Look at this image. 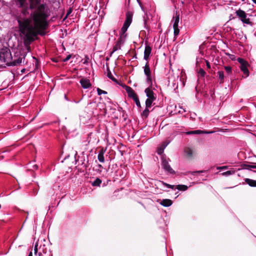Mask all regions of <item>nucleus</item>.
Segmentation results:
<instances>
[{
  "mask_svg": "<svg viewBox=\"0 0 256 256\" xmlns=\"http://www.w3.org/2000/svg\"><path fill=\"white\" fill-rule=\"evenodd\" d=\"M256 4V0H252Z\"/></svg>",
  "mask_w": 256,
  "mask_h": 256,
  "instance_id": "obj_45",
  "label": "nucleus"
},
{
  "mask_svg": "<svg viewBox=\"0 0 256 256\" xmlns=\"http://www.w3.org/2000/svg\"><path fill=\"white\" fill-rule=\"evenodd\" d=\"M213 132H207L205 130H192V131H188L186 132V134L187 135H190V134H212Z\"/></svg>",
  "mask_w": 256,
  "mask_h": 256,
  "instance_id": "obj_11",
  "label": "nucleus"
},
{
  "mask_svg": "<svg viewBox=\"0 0 256 256\" xmlns=\"http://www.w3.org/2000/svg\"><path fill=\"white\" fill-rule=\"evenodd\" d=\"M245 182L251 187H256V180L246 178L244 180Z\"/></svg>",
  "mask_w": 256,
  "mask_h": 256,
  "instance_id": "obj_17",
  "label": "nucleus"
},
{
  "mask_svg": "<svg viewBox=\"0 0 256 256\" xmlns=\"http://www.w3.org/2000/svg\"><path fill=\"white\" fill-rule=\"evenodd\" d=\"M170 141L168 140H166L163 142L158 148L157 152L158 154H162L164 148L170 144Z\"/></svg>",
  "mask_w": 256,
  "mask_h": 256,
  "instance_id": "obj_9",
  "label": "nucleus"
},
{
  "mask_svg": "<svg viewBox=\"0 0 256 256\" xmlns=\"http://www.w3.org/2000/svg\"><path fill=\"white\" fill-rule=\"evenodd\" d=\"M12 60L11 53L8 48H2L0 50V60L1 62L10 65Z\"/></svg>",
  "mask_w": 256,
  "mask_h": 256,
  "instance_id": "obj_3",
  "label": "nucleus"
},
{
  "mask_svg": "<svg viewBox=\"0 0 256 256\" xmlns=\"http://www.w3.org/2000/svg\"><path fill=\"white\" fill-rule=\"evenodd\" d=\"M152 48L146 45L144 52V58L145 60H148L151 54Z\"/></svg>",
  "mask_w": 256,
  "mask_h": 256,
  "instance_id": "obj_12",
  "label": "nucleus"
},
{
  "mask_svg": "<svg viewBox=\"0 0 256 256\" xmlns=\"http://www.w3.org/2000/svg\"><path fill=\"white\" fill-rule=\"evenodd\" d=\"M132 16H133V14L132 12L130 11H128L126 13V20L124 21V22L123 24L122 27L121 28L120 30V38L118 40L115 46L113 47L112 50V51L110 53V56L115 52L116 51L120 49L121 47V44L122 42V37H126V32L127 31V30L128 28L130 25L132 20Z\"/></svg>",
  "mask_w": 256,
  "mask_h": 256,
  "instance_id": "obj_2",
  "label": "nucleus"
},
{
  "mask_svg": "<svg viewBox=\"0 0 256 256\" xmlns=\"http://www.w3.org/2000/svg\"><path fill=\"white\" fill-rule=\"evenodd\" d=\"M104 151L102 150H101L99 151L98 154V160H104Z\"/></svg>",
  "mask_w": 256,
  "mask_h": 256,
  "instance_id": "obj_24",
  "label": "nucleus"
},
{
  "mask_svg": "<svg viewBox=\"0 0 256 256\" xmlns=\"http://www.w3.org/2000/svg\"><path fill=\"white\" fill-rule=\"evenodd\" d=\"M173 20L174 22L173 24V27H176V26H178V24L180 20V16L179 15H176L173 18Z\"/></svg>",
  "mask_w": 256,
  "mask_h": 256,
  "instance_id": "obj_20",
  "label": "nucleus"
},
{
  "mask_svg": "<svg viewBox=\"0 0 256 256\" xmlns=\"http://www.w3.org/2000/svg\"><path fill=\"white\" fill-rule=\"evenodd\" d=\"M224 68L226 72V76H229L232 74V68L230 66H224Z\"/></svg>",
  "mask_w": 256,
  "mask_h": 256,
  "instance_id": "obj_19",
  "label": "nucleus"
},
{
  "mask_svg": "<svg viewBox=\"0 0 256 256\" xmlns=\"http://www.w3.org/2000/svg\"><path fill=\"white\" fill-rule=\"evenodd\" d=\"M145 92L148 98L156 100V96H154L153 91L150 88H148L145 90Z\"/></svg>",
  "mask_w": 256,
  "mask_h": 256,
  "instance_id": "obj_14",
  "label": "nucleus"
},
{
  "mask_svg": "<svg viewBox=\"0 0 256 256\" xmlns=\"http://www.w3.org/2000/svg\"><path fill=\"white\" fill-rule=\"evenodd\" d=\"M244 168L246 170H251L252 168H256V165L254 164H246Z\"/></svg>",
  "mask_w": 256,
  "mask_h": 256,
  "instance_id": "obj_29",
  "label": "nucleus"
},
{
  "mask_svg": "<svg viewBox=\"0 0 256 256\" xmlns=\"http://www.w3.org/2000/svg\"><path fill=\"white\" fill-rule=\"evenodd\" d=\"M16 4L22 8L24 14L28 13V9L32 10L28 18L20 17L18 19L20 31L24 36V44L29 50L30 44L36 36L38 34L45 35L50 12L46 5L41 4L39 0H16Z\"/></svg>",
  "mask_w": 256,
  "mask_h": 256,
  "instance_id": "obj_1",
  "label": "nucleus"
},
{
  "mask_svg": "<svg viewBox=\"0 0 256 256\" xmlns=\"http://www.w3.org/2000/svg\"><path fill=\"white\" fill-rule=\"evenodd\" d=\"M123 88L126 90V92L128 93V96L130 98H134L138 96L135 93L134 90L131 87L124 85L123 86Z\"/></svg>",
  "mask_w": 256,
  "mask_h": 256,
  "instance_id": "obj_8",
  "label": "nucleus"
},
{
  "mask_svg": "<svg viewBox=\"0 0 256 256\" xmlns=\"http://www.w3.org/2000/svg\"><path fill=\"white\" fill-rule=\"evenodd\" d=\"M72 12V10L70 9L68 12H67L66 16H68Z\"/></svg>",
  "mask_w": 256,
  "mask_h": 256,
  "instance_id": "obj_42",
  "label": "nucleus"
},
{
  "mask_svg": "<svg viewBox=\"0 0 256 256\" xmlns=\"http://www.w3.org/2000/svg\"><path fill=\"white\" fill-rule=\"evenodd\" d=\"M80 83L84 88H88L91 86L90 80L87 78H82Z\"/></svg>",
  "mask_w": 256,
  "mask_h": 256,
  "instance_id": "obj_13",
  "label": "nucleus"
},
{
  "mask_svg": "<svg viewBox=\"0 0 256 256\" xmlns=\"http://www.w3.org/2000/svg\"><path fill=\"white\" fill-rule=\"evenodd\" d=\"M176 188L180 190L185 191L188 190V186L184 184H178L176 186Z\"/></svg>",
  "mask_w": 256,
  "mask_h": 256,
  "instance_id": "obj_22",
  "label": "nucleus"
},
{
  "mask_svg": "<svg viewBox=\"0 0 256 256\" xmlns=\"http://www.w3.org/2000/svg\"><path fill=\"white\" fill-rule=\"evenodd\" d=\"M72 57V56L70 54H68L66 56V57L64 59L63 61L66 62L68 60Z\"/></svg>",
  "mask_w": 256,
  "mask_h": 256,
  "instance_id": "obj_39",
  "label": "nucleus"
},
{
  "mask_svg": "<svg viewBox=\"0 0 256 256\" xmlns=\"http://www.w3.org/2000/svg\"><path fill=\"white\" fill-rule=\"evenodd\" d=\"M162 166L164 171L169 174H174V170L171 168L170 166L168 163V161H162Z\"/></svg>",
  "mask_w": 256,
  "mask_h": 256,
  "instance_id": "obj_7",
  "label": "nucleus"
},
{
  "mask_svg": "<svg viewBox=\"0 0 256 256\" xmlns=\"http://www.w3.org/2000/svg\"><path fill=\"white\" fill-rule=\"evenodd\" d=\"M98 168H100L102 167L101 165H100V164H98Z\"/></svg>",
  "mask_w": 256,
  "mask_h": 256,
  "instance_id": "obj_46",
  "label": "nucleus"
},
{
  "mask_svg": "<svg viewBox=\"0 0 256 256\" xmlns=\"http://www.w3.org/2000/svg\"><path fill=\"white\" fill-rule=\"evenodd\" d=\"M154 100H155L147 98L146 101V107L150 108Z\"/></svg>",
  "mask_w": 256,
  "mask_h": 256,
  "instance_id": "obj_23",
  "label": "nucleus"
},
{
  "mask_svg": "<svg viewBox=\"0 0 256 256\" xmlns=\"http://www.w3.org/2000/svg\"><path fill=\"white\" fill-rule=\"evenodd\" d=\"M230 58H231L232 60H234L235 56L233 54H229Z\"/></svg>",
  "mask_w": 256,
  "mask_h": 256,
  "instance_id": "obj_41",
  "label": "nucleus"
},
{
  "mask_svg": "<svg viewBox=\"0 0 256 256\" xmlns=\"http://www.w3.org/2000/svg\"><path fill=\"white\" fill-rule=\"evenodd\" d=\"M102 180L100 178H97L92 183V185L93 186H100Z\"/></svg>",
  "mask_w": 256,
  "mask_h": 256,
  "instance_id": "obj_25",
  "label": "nucleus"
},
{
  "mask_svg": "<svg viewBox=\"0 0 256 256\" xmlns=\"http://www.w3.org/2000/svg\"><path fill=\"white\" fill-rule=\"evenodd\" d=\"M66 158H66H66H64V160H66Z\"/></svg>",
  "mask_w": 256,
  "mask_h": 256,
  "instance_id": "obj_48",
  "label": "nucleus"
},
{
  "mask_svg": "<svg viewBox=\"0 0 256 256\" xmlns=\"http://www.w3.org/2000/svg\"><path fill=\"white\" fill-rule=\"evenodd\" d=\"M107 70H108V74H107L108 77V78H110V79H111L112 81L116 82V78H114V76H112V75L108 68H107Z\"/></svg>",
  "mask_w": 256,
  "mask_h": 256,
  "instance_id": "obj_26",
  "label": "nucleus"
},
{
  "mask_svg": "<svg viewBox=\"0 0 256 256\" xmlns=\"http://www.w3.org/2000/svg\"><path fill=\"white\" fill-rule=\"evenodd\" d=\"M236 14L244 24H252L250 19L247 18V14L244 10L239 8L238 10L236 11Z\"/></svg>",
  "mask_w": 256,
  "mask_h": 256,
  "instance_id": "obj_5",
  "label": "nucleus"
},
{
  "mask_svg": "<svg viewBox=\"0 0 256 256\" xmlns=\"http://www.w3.org/2000/svg\"><path fill=\"white\" fill-rule=\"evenodd\" d=\"M28 256H32V252H30Z\"/></svg>",
  "mask_w": 256,
  "mask_h": 256,
  "instance_id": "obj_44",
  "label": "nucleus"
},
{
  "mask_svg": "<svg viewBox=\"0 0 256 256\" xmlns=\"http://www.w3.org/2000/svg\"><path fill=\"white\" fill-rule=\"evenodd\" d=\"M132 99L134 101L137 106L138 108H140L141 106H140V102L139 100V99H138V96Z\"/></svg>",
  "mask_w": 256,
  "mask_h": 256,
  "instance_id": "obj_31",
  "label": "nucleus"
},
{
  "mask_svg": "<svg viewBox=\"0 0 256 256\" xmlns=\"http://www.w3.org/2000/svg\"><path fill=\"white\" fill-rule=\"evenodd\" d=\"M206 66L207 68L208 69L210 68V64L208 62V61L206 60Z\"/></svg>",
  "mask_w": 256,
  "mask_h": 256,
  "instance_id": "obj_40",
  "label": "nucleus"
},
{
  "mask_svg": "<svg viewBox=\"0 0 256 256\" xmlns=\"http://www.w3.org/2000/svg\"><path fill=\"white\" fill-rule=\"evenodd\" d=\"M36 162V161H30V164H32V166L34 170H36L38 168V166L34 164V163Z\"/></svg>",
  "mask_w": 256,
  "mask_h": 256,
  "instance_id": "obj_36",
  "label": "nucleus"
},
{
  "mask_svg": "<svg viewBox=\"0 0 256 256\" xmlns=\"http://www.w3.org/2000/svg\"><path fill=\"white\" fill-rule=\"evenodd\" d=\"M144 72L146 76L151 75V72L148 62L144 66Z\"/></svg>",
  "mask_w": 256,
  "mask_h": 256,
  "instance_id": "obj_18",
  "label": "nucleus"
},
{
  "mask_svg": "<svg viewBox=\"0 0 256 256\" xmlns=\"http://www.w3.org/2000/svg\"><path fill=\"white\" fill-rule=\"evenodd\" d=\"M41 242L42 240L40 242L38 240V242L34 245V254H36L38 252V256H41L42 253L46 254L48 251L47 248L46 247L44 244L42 245L40 244V246H38L39 243Z\"/></svg>",
  "mask_w": 256,
  "mask_h": 256,
  "instance_id": "obj_6",
  "label": "nucleus"
},
{
  "mask_svg": "<svg viewBox=\"0 0 256 256\" xmlns=\"http://www.w3.org/2000/svg\"><path fill=\"white\" fill-rule=\"evenodd\" d=\"M206 172V170H198V171H194V172H190V174H192L194 176L196 174V173H203V172Z\"/></svg>",
  "mask_w": 256,
  "mask_h": 256,
  "instance_id": "obj_37",
  "label": "nucleus"
},
{
  "mask_svg": "<svg viewBox=\"0 0 256 256\" xmlns=\"http://www.w3.org/2000/svg\"><path fill=\"white\" fill-rule=\"evenodd\" d=\"M228 168L226 166H217L216 169L219 170H224Z\"/></svg>",
  "mask_w": 256,
  "mask_h": 256,
  "instance_id": "obj_38",
  "label": "nucleus"
},
{
  "mask_svg": "<svg viewBox=\"0 0 256 256\" xmlns=\"http://www.w3.org/2000/svg\"><path fill=\"white\" fill-rule=\"evenodd\" d=\"M217 74L220 84H223L224 82V78H226V76H224V72L222 70L218 71Z\"/></svg>",
  "mask_w": 256,
  "mask_h": 256,
  "instance_id": "obj_15",
  "label": "nucleus"
},
{
  "mask_svg": "<svg viewBox=\"0 0 256 256\" xmlns=\"http://www.w3.org/2000/svg\"><path fill=\"white\" fill-rule=\"evenodd\" d=\"M77 162H78L77 160L74 161V164H76Z\"/></svg>",
  "mask_w": 256,
  "mask_h": 256,
  "instance_id": "obj_47",
  "label": "nucleus"
},
{
  "mask_svg": "<svg viewBox=\"0 0 256 256\" xmlns=\"http://www.w3.org/2000/svg\"><path fill=\"white\" fill-rule=\"evenodd\" d=\"M162 184L164 186H166L167 188H171V189H174V185H171V184H167L166 182H162Z\"/></svg>",
  "mask_w": 256,
  "mask_h": 256,
  "instance_id": "obj_33",
  "label": "nucleus"
},
{
  "mask_svg": "<svg viewBox=\"0 0 256 256\" xmlns=\"http://www.w3.org/2000/svg\"><path fill=\"white\" fill-rule=\"evenodd\" d=\"M242 2L244 1L245 0H242Z\"/></svg>",
  "mask_w": 256,
  "mask_h": 256,
  "instance_id": "obj_50",
  "label": "nucleus"
},
{
  "mask_svg": "<svg viewBox=\"0 0 256 256\" xmlns=\"http://www.w3.org/2000/svg\"><path fill=\"white\" fill-rule=\"evenodd\" d=\"M146 82L148 84L152 86V79L151 75L146 76Z\"/></svg>",
  "mask_w": 256,
  "mask_h": 256,
  "instance_id": "obj_32",
  "label": "nucleus"
},
{
  "mask_svg": "<svg viewBox=\"0 0 256 256\" xmlns=\"http://www.w3.org/2000/svg\"><path fill=\"white\" fill-rule=\"evenodd\" d=\"M4 158V156L3 154H0V160L3 159Z\"/></svg>",
  "mask_w": 256,
  "mask_h": 256,
  "instance_id": "obj_43",
  "label": "nucleus"
},
{
  "mask_svg": "<svg viewBox=\"0 0 256 256\" xmlns=\"http://www.w3.org/2000/svg\"><path fill=\"white\" fill-rule=\"evenodd\" d=\"M198 74H200L202 76H204L206 74V72L202 68H200L198 70Z\"/></svg>",
  "mask_w": 256,
  "mask_h": 256,
  "instance_id": "obj_35",
  "label": "nucleus"
},
{
  "mask_svg": "<svg viewBox=\"0 0 256 256\" xmlns=\"http://www.w3.org/2000/svg\"><path fill=\"white\" fill-rule=\"evenodd\" d=\"M100 162H104V161H103V160H102V161H100Z\"/></svg>",
  "mask_w": 256,
  "mask_h": 256,
  "instance_id": "obj_49",
  "label": "nucleus"
},
{
  "mask_svg": "<svg viewBox=\"0 0 256 256\" xmlns=\"http://www.w3.org/2000/svg\"><path fill=\"white\" fill-rule=\"evenodd\" d=\"M24 59V58L22 56L17 57L14 56V58L11 60V62L10 64V66H18L22 62V60Z\"/></svg>",
  "mask_w": 256,
  "mask_h": 256,
  "instance_id": "obj_10",
  "label": "nucleus"
},
{
  "mask_svg": "<svg viewBox=\"0 0 256 256\" xmlns=\"http://www.w3.org/2000/svg\"><path fill=\"white\" fill-rule=\"evenodd\" d=\"M160 204L164 207H168L172 204V201L170 199H163L160 200Z\"/></svg>",
  "mask_w": 256,
  "mask_h": 256,
  "instance_id": "obj_16",
  "label": "nucleus"
},
{
  "mask_svg": "<svg viewBox=\"0 0 256 256\" xmlns=\"http://www.w3.org/2000/svg\"><path fill=\"white\" fill-rule=\"evenodd\" d=\"M184 152L188 156H191L192 155V150L190 148H186Z\"/></svg>",
  "mask_w": 256,
  "mask_h": 256,
  "instance_id": "obj_28",
  "label": "nucleus"
},
{
  "mask_svg": "<svg viewBox=\"0 0 256 256\" xmlns=\"http://www.w3.org/2000/svg\"><path fill=\"white\" fill-rule=\"evenodd\" d=\"M98 94V95H101L102 94H106L107 92L99 88L97 89Z\"/></svg>",
  "mask_w": 256,
  "mask_h": 256,
  "instance_id": "obj_34",
  "label": "nucleus"
},
{
  "mask_svg": "<svg viewBox=\"0 0 256 256\" xmlns=\"http://www.w3.org/2000/svg\"><path fill=\"white\" fill-rule=\"evenodd\" d=\"M234 172H235L234 170H228L226 172H224L222 173V174L224 176H228L234 174Z\"/></svg>",
  "mask_w": 256,
  "mask_h": 256,
  "instance_id": "obj_27",
  "label": "nucleus"
},
{
  "mask_svg": "<svg viewBox=\"0 0 256 256\" xmlns=\"http://www.w3.org/2000/svg\"><path fill=\"white\" fill-rule=\"evenodd\" d=\"M237 60L238 62L240 64V68L244 75V78L248 77L249 75V71L248 68V66H249L248 62L244 60V58H238Z\"/></svg>",
  "mask_w": 256,
  "mask_h": 256,
  "instance_id": "obj_4",
  "label": "nucleus"
},
{
  "mask_svg": "<svg viewBox=\"0 0 256 256\" xmlns=\"http://www.w3.org/2000/svg\"><path fill=\"white\" fill-rule=\"evenodd\" d=\"M173 28H174V37H176L179 34L180 30H179V28H178V26H176V27H173Z\"/></svg>",
  "mask_w": 256,
  "mask_h": 256,
  "instance_id": "obj_30",
  "label": "nucleus"
},
{
  "mask_svg": "<svg viewBox=\"0 0 256 256\" xmlns=\"http://www.w3.org/2000/svg\"><path fill=\"white\" fill-rule=\"evenodd\" d=\"M149 108H150L146 107L145 110L142 112L141 114L143 118H146L148 116L150 112Z\"/></svg>",
  "mask_w": 256,
  "mask_h": 256,
  "instance_id": "obj_21",
  "label": "nucleus"
}]
</instances>
